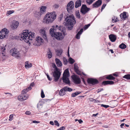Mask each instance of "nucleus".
I'll list each match as a JSON object with an SVG mask.
<instances>
[{
  "label": "nucleus",
  "mask_w": 130,
  "mask_h": 130,
  "mask_svg": "<svg viewBox=\"0 0 130 130\" xmlns=\"http://www.w3.org/2000/svg\"><path fill=\"white\" fill-rule=\"evenodd\" d=\"M35 36V33L30 31L29 32L28 30H23V33L20 34L19 37L21 38V40H24L25 42L28 43L29 42L30 43L33 39H34V41L35 40L36 42L40 43L43 42V39L40 37H38L35 39L34 38Z\"/></svg>",
  "instance_id": "f257e3e1"
},
{
  "label": "nucleus",
  "mask_w": 130,
  "mask_h": 130,
  "mask_svg": "<svg viewBox=\"0 0 130 130\" xmlns=\"http://www.w3.org/2000/svg\"><path fill=\"white\" fill-rule=\"evenodd\" d=\"M52 28L50 30V34L52 37H54L56 39L58 40H62L64 38V36L61 33L57 32L58 29V25L53 26Z\"/></svg>",
  "instance_id": "f03ea898"
},
{
  "label": "nucleus",
  "mask_w": 130,
  "mask_h": 130,
  "mask_svg": "<svg viewBox=\"0 0 130 130\" xmlns=\"http://www.w3.org/2000/svg\"><path fill=\"white\" fill-rule=\"evenodd\" d=\"M65 20L66 22V24L68 26V30H72L73 28L74 25L76 23L74 17L73 15H68L65 19Z\"/></svg>",
  "instance_id": "7ed1b4c3"
},
{
  "label": "nucleus",
  "mask_w": 130,
  "mask_h": 130,
  "mask_svg": "<svg viewBox=\"0 0 130 130\" xmlns=\"http://www.w3.org/2000/svg\"><path fill=\"white\" fill-rule=\"evenodd\" d=\"M32 88L29 87L23 89L21 93L20 96H18V100L21 101L26 100L28 97V94L26 93L29 90H30Z\"/></svg>",
  "instance_id": "20e7f679"
},
{
  "label": "nucleus",
  "mask_w": 130,
  "mask_h": 130,
  "mask_svg": "<svg viewBox=\"0 0 130 130\" xmlns=\"http://www.w3.org/2000/svg\"><path fill=\"white\" fill-rule=\"evenodd\" d=\"M46 23L48 24L49 23H51L56 19V15L55 12L51 13H47L45 15Z\"/></svg>",
  "instance_id": "39448f33"
},
{
  "label": "nucleus",
  "mask_w": 130,
  "mask_h": 130,
  "mask_svg": "<svg viewBox=\"0 0 130 130\" xmlns=\"http://www.w3.org/2000/svg\"><path fill=\"white\" fill-rule=\"evenodd\" d=\"M69 76V72L68 69H66L64 71L62 77V80L64 83L66 84L69 85L70 84L69 78H68Z\"/></svg>",
  "instance_id": "423d86ee"
},
{
  "label": "nucleus",
  "mask_w": 130,
  "mask_h": 130,
  "mask_svg": "<svg viewBox=\"0 0 130 130\" xmlns=\"http://www.w3.org/2000/svg\"><path fill=\"white\" fill-rule=\"evenodd\" d=\"M74 4L73 2L70 1L67 5V12L71 13L74 11Z\"/></svg>",
  "instance_id": "0eeeda50"
},
{
  "label": "nucleus",
  "mask_w": 130,
  "mask_h": 130,
  "mask_svg": "<svg viewBox=\"0 0 130 130\" xmlns=\"http://www.w3.org/2000/svg\"><path fill=\"white\" fill-rule=\"evenodd\" d=\"M7 30L6 28H4L0 31V38L1 39H3L7 37V35L9 32Z\"/></svg>",
  "instance_id": "6e6552de"
},
{
  "label": "nucleus",
  "mask_w": 130,
  "mask_h": 130,
  "mask_svg": "<svg viewBox=\"0 0 130 130\" xmlns=\"http://www.w3.org/2000/svg\"><path fill=\"white\" fill-rule=\"evenodd\" d=\"M10 52L12 54V56L17 57H20L19 52L17 49L15 48H12L10 50Z\"/></svg>",
  "instance_id": "1a4fd4ad"
},
{
  "label": "nucleus",
  "mask_w": 130,
  "mask_h": 130,
  "mask_svg": "<svg viewBox=\"0 0 130 130\" xmlns=\"http://www.w3.org/2000/svg\"><path fill=\"white\" fill-rule=\"evenodd\" d=\"M71 77L74 83L76 84H80L81 83L80 79L77 75H73L71 76Z\"/></svg>",
  "instance_id": "9d476101"
},
{
  "label": "nucleus",
  "mask_w": 130,
  "mask_h": 130,
  "mask_svg": "<svg viewBox=\"0 0 130 130\" xmlns=\"http://www.w3.org/2000/svg\"><path fill=\"white\" fill-rule=\"evenodd\" d=\"M90 10V8L87 7L85 5H82L80 9V12L83 14L85 15Z\"/></svg>",
  "instance_id": "9b49d317"
},
{
  "label": "nucleus",
  "mask_w": 130,
  "mask_h": 130,
  "mask_svg": "<svg viewBox=\"0 0 130 130\" xmlns=\"http://www.w3.org/2000/svg\"><path fill=\"white\" fill-rule=\"evenodd\" d=\"M87 82L88 84L90 85L91 84L92 85H94L99 83V82L97 79L92 78H88Z\"/></svg>",
  "instance_id": "f8f14e48"
},
{
  "label": "nucleus",
  "mask_w": 130,
  "mask_h": 130,
  "mask_svg": "<svg viewBox=\"0 0 130 130\" xmlns=\"http://www.w3.org/2000/svg\"><path fill=\"white\" fill-rule=\"evenodd\" d=\"M54 69H53V68H52L51 69V70L52 72V74L53 76L54 77V81L55 82H57L58 81V79H59L60 75H61V73L60 72L59 70V73H58V75H57L58 76H54V74L53 73V72L54 71Z\"/></svg>",
  "instance_id": "ddd939ff"
},
{
  "label": "nucleus",
  "mask_w": 130,
  "mask_h": 130,
  "mask_svg": "<svg viewBox=\"0 0 130 130\" xmlns=\"http://www.w3.org/2000/svg\"><path fill=\"white\" fill-rule=\"evenodd\" d=\"M52 67L54 69V71L53 72L54 75L55 76H57V75H58V73H59V69L57 67L55 63H52Z\"/></svg>",
  "instance_id": "4468645a"
},
{
  "label": "nucleus",
  "mask_w": 130,
  "mask_h": 130,
  "mask_svg": "<svg viewBox=\"0 0 130 130\" xmlns=\"http://www.w3.org/2000/svg\"><path fill=\"white\" fill-rule=\"evenodd\" d=\"M102 3V0H98L92 4L93 8H97L100 6Z\"/></svg>",
  "instance_id": "2eb2a0df"
},
{
  "label": "nucleus",
  "mask_w": 130,
  "mask_h": 130,
  "mask_svg": "<svg viewBox=\"0 0 130 130\" xmlns=\"http://www.w3.org/2000/svg\"><path fill=\"white\" fill-rule=\"evenodd\" d=\"M78 68L77 64L76 63H74V71L77 74L80 75H81V72L79 70Z\"/></svg>",
  "instance_id": "dca6fc26"
},
{
  "label": "nucleus",
  "mask_w": 130,
  "mask_h": 130,
  "mask_svg": "<svg viewBox=\"0 0 130 130\" xmlns=\"http://www.w3.org/2000/svg\"><path fill=\"white\" fill-rule=\"evenodd\" d=\"M126 13V12L124 11L120 14V17L121 19L123 20H125L126 18H128V16L127 15Z\"/></svg>",
  "instance_id": "f3484780"
},
{
  "label": "nucleus",
  "mask_w": 130,
  "mask_h": 130,
  "mask_svg": "<svg viewBox=\"0 0 130 130\" xmlns=\"http://www.w3.org/2000/svg\"><path fill=\"white\" fill-rule=\"evenodd\" d=\"M58 30H60L61 32H63L64 37L65 36L66 34L65 33L66 30L65 28L63 26L60 25L58 26Z\"/></svg>",
  "instance_id": "a211bd4d"
},
{
  "label": "nucleus",
  "mask_w": 130,
  "mask_h": 130,
  "mask_svg": "<svg viewBox=\"0 0 130 130\" xmlns=\"http://www.w3.org/2000/svg\"><path fill=\"white\" fill-rule=\"evenodd\" d=\"M41 34V35L42 36L44 39H46L47 38L46 35V31L44 29H41L39 31Z\"/></svg>",
  "instance_id": "6ab92c4d"
},
{
  "label": "nucleus",
  "mask_w": 130,
  "mask_h": 130,
  "mask_svg": "<svg viewBox=\"0 0 130 130\" xmlns=\"http://www.w3.org/2000/svg\"><path fill=\"white\" fill-rule=\"evenodd\" d=\"M19 22L18 21H15L12 23L11 25V28L13 29L17 28L19 25Z\"/></svg>",
  "instance_id": "aec40b11"
},
{
  "label": "nucleus",
  "mask_w": 130,
  "mask_h": 130,
  "mask_svg": "<svg viewBox=\"0 0 130 130\" xmlns=\"http://www.w3.org/2000/svg\"><path fill=\"white\" fill-rule=\"evenodd\" d=\"M109 38L110 41L112 42H115L116 39V36L112 34L109 35Z\"/></svg>",
  "instance_id": "412c9836"
},
{
  "label": "nucleus",
  "mask_w": 130,
  "mask_h": 130,
  "mask_svg": "<svg viewBox=\"0 0 130 130\" xmlns=\"http://www.w3.org/2000/svg\"><path fill=\"white\" fill-rule=\"evenodd\" d=\"M83 29L82 28L80 29L79 31H78L75 37V38L77 39H79L80 38V36L82 34L83 31Z\"/></svg>",
  "instance_id": "4be33fe9"
},
{
  "label": "nucleus",
  "mask_w": 130,
  "mask_h": 130,
  "mask_svg": "<svg viewBox=\"0 0 130 130\" xmlns=\"http://www.w3.org/2000/svg\"><path fill=\"white\" fill-rule=\"evenodd\" d=\"M46 8L47 7L46 6H41L40 8V13L42 14H44L45 12Z\"/></svg>",
  "instance_id": "5701e85b"
},
{
  "label": "nucleus",
  "mask_w": 130,
  "mask_h": 130,
  "mask_svg": "<svg viewBox=\"0 0 130 130\" xmlns=\"http://www.w3.org/2000/svg\"><path fill=\"white\" fill-rule=\"evenodd\" d=\"M82 1L81 0H78L75 3V7L77 8L80 6L81 5Z\"/></svg>",
  "instance_id": "b1692460"
},
{
  "label": "nucleus",
  "mask_w": 130,
  "mask_h": 130,
  "mask_svg": "<svg viewBox=\"0 0 130 130\" xmlns=\"http://www.w3.org/2000/svg\"><path fill=\"white\" fill-rule=\"evenodd\" d=\"M55 52L57 53V56H60L63 52V50L60 48L59 49L56 50H55Z\"/></svg>",
  "instance_id": "393cba45"
},
{
  "label": "nucleus",
  "mask_w": 130,
  "mask_h": 130,
  "mask_svg": "<svg viewBox=\"0 0 130 130\" xmlns=\"http://www.w3.org/2000/svg\"><path fill=\"white\" fill-rule=\"evenodd\" d=\"M105 78L108 80H112L116 81V80H115V78L113 76L112 74H110L106 76Z\"/></svg>",
  "instance_id": "a878e982"
},
{
  "label": "nucleus",
  "mask_w": 130,
  "mask_h": 130,
  "mask_svg": "<svg viewBox=\"0 0 130 130\" xmlns=\"http://www.w3.org/2000/svg\"><path fill=\"white\" fill-rule=\"evenodd\" d=\"M32 66V64L31 63H29L28 61H26L25 63V67L26 69H27L30 68Z\"/></svg>",
  "instance_id": "bb28decb"
},
{
  "label": "nucleus",
  "mask_w": 130,
  "mask_h": 130,
  "mask_svg": "<svg viewBox=\"0 0 130 130\" xmlns=\"http://www.w3.org/2000/svg\"><path fill=\"white\" fill-rule=\"evenodd\" d=\"M42 14L40 13V12H37L35 11L34 14V15L35 17L38 18H40L41 15Z\"/></svg>",
  "instance_id": "cd10ccee"
},
{
  "label": "nucleus",
  "mask_w": 130,
  "mask_h": 130,
  "mask_svg": "<svg viewBox=\"0 0 130 130\" xmlns=\"http://www.w3.org/2000/svg\"><path fill=\"white\" fill-rule=\"evenodd\" d=\"M63 89H64V90L65 91V92H71L73 90L72 89L69 87H68L67 86H66L64 87L63 88Z\"/></svg>",
  "instance_id": "c85d7f7f"
},
{
  "label": "nucleus",
  "mask_w": 130,
  "mask_h": 130,
  "mask_svg": "<svg viewBox=\"0 0 130 130\" xmlns=\"http://www.w3.org/2000/svg\"><path fill=\"white\" fill-rule=\"evenodd\" d=\"M65 91L63 89V88L60 90L59 92V94L60 96H63L65 94Z\"/></svg>",
  "instance_id": "c756f323"
},
{
  "label": "nucleus",
  "mask_w": 130,
  "mask_h": 130,
  "mask_svg": "<svg viewBox=\"0 0 130 130\" xmlns=\"http://www.w3.org/2000/svg\"><path fill=\"white\" fill-rule=\"evenodd\" d=\"M119 47L122 49H124L126 47V45L123 43L120 44L119 46Z\"/></svg>",
  "instance_id": "7c9ffc66"
},
{
  "label": "nucleus",
  "mask_w": 130,
  "mask_h": 130,
  "mask_svg": "<svg viewBox=\"0 0 130 130\" xmlns=\"http://www.w3.org/2000/svg\"><path fill=\"white\" fill-rule=\"evenodd\" d=\"M81 92L79 91H76L75 93H73L72 94V97H75L78 95Z\"/></svg>",
  "instance_id": "2f4dec72"
},
{
  "label": "nucleus",
  "mask_w": 130,
  "mask_h": 130,
  "mask_svg": "<svg viewBox=\"0 0 130 130\" xmlns=\"http://www.w3.org/2000/svg\"><path fill=\"white\" fill-rule=\"evenodd\" d=\"M48 53H50L49 54H47L48 56V58L49 59L51 58L52 57V54L51 52V51L50 50H49V52H47Z\"/></svg>",
  "instance_id": "473e14b6"
},
{
  "label": "nucleus",
  "mask_w": 130,
  "mask_h": 130,
  "mask_svg": "<svg viewBox=\"0 0 130 130\" xmlns=\"http://www.w3.org/2000/svg\"><path fill=\"white\" fill-rule=\"evenodd\" d=\"M69 62L71 64H73L74 62V60L71 57H70L69 59Z\"/></svg>",
  "instance_id": "72a5a7b5"
},
{
  "label": "nucleus",
  "mask_w": 130,
  "mask_h": 130,
  "mask_svg": "<svg viewBox=\"0 0 130 130\" xmlns=\"http://www.w3.org/2000/svg\"><path fill=\"white\" fill-rule=\"evenodd\" d=\"M95 0H86V2L88 5H90Z\"/></svg>",
  "instance_id": "f704fd0d"
},
{
  "label": "nucleus",
  "mask_w": 130,
  "mask_h": 130,
  "mask_svg": "<svg viewBox=\"0 0 130 130\" xmlns=\"http://www.w3.org/2000/svg\"><path fill=\"white\" fill-rule=\"evenodd\" d=\"M123 78L127 79H130V74H127L125 75L123 77Z\"/></svg>",
  "instance_id": "c9c22d12"
},
{
  "label": "nucleus",
  "mask_w": 130,
  "mask_h": 130,
  "mask_svg": "<svg viewBox=\"0 0 130 130\" xmlns=\"http://www.w3.org/2000/svg\"><path fill=\"white\" fill-rule=\"evenodd\" d=\"M102 85H104V86H106V85H108V80L104 81H103L102 83Z\"/></svg>",
  "instance_id": "e433bc0d"
},
{
  "label": "nucleus",
  "mask_w": 130,
  "mask_h": 130,
  "mask_svg": "<svg viewBox=\"0 0 130 130\" xmlns=\"http://www.w3.org/2000/svg\"><path fill=\"white\" fill-rule=\"evenodd\" d=\"M75 14L76 17L78 19H80V15L79 12H76Z\"/></svg>",
  "instance_id": "4c0bfd02"
},
{
  "label": "nucleus",
  "mask_w": 130,
  "mask_h": 130,
  "mask_svg": "<svg viewBox=\"0 0 130 130\" xmlns=\"http://www.w3.org/2000/svg\"><path fill=\"white\" fill-rule=\"evenodd\" d=\"M108 84L111 85L114 84L115 82L112 81L108 80Z\"/></svg>",
  "instance_id": "58836bf2"
},
{
  "label": "nucleus",
  "mask_w": 130,
  "mask_h": 130,
  "mask_svg": "<svg viewBox=\"0 0 130 130\" xmlns=\"http://www.w3.org/2000/svg\"><path fill=\"white\" fill-rule=\"evenodd\" d=\"M41 96L42 98H43L45 97V95L42 90H41Z\"/></svg>",
  "instance_id": "ea45409f"
},
{
  "label": "nucleus",
  "mask_w": 130,
  "mask_h": 130,
  "mask_svg": "<svg viewBox=\"0 0 130 130\" xmlns=\"http://www.w3.org/2000/svg\"><path fill=\"white\" fill-rule=\"evenodd\" d=\"M90 26V24H88L87 25H85L84 26V29L86 30Z\"/></svg>",
  "instance_id": "a19ab883"
},
{
  "label": "nucleus",
  "mask_w": 130,
  "mask_h": 130,
  "mask_svg": "<svg viewBox=\"0 0 130 130\" xmlns=\"http://www.w3.org/2000/svg\"><path fill=\"white\" fill-rule=\"evenodd\" d=\"M63 61H64V64H66L68 62L67 60L65 57L63 58Z\"/></svg>",
  "instance_id": "79ce46f5"
},
{
  "label": "nucleus",
  "mask_w": 130,
  "mask_h": 130,
  "mask_svg": "<svg viewBox=\"0 0 130 130\" xmlns=\"http://www.w3.org/2000/svg\"><path fill=\"white\" fill-rule=\"evenodd\" d=\"M101 106L104 107L106 108H107L109 107V106L108 105H104L103 104H101Z\"/></svg>",
  "instance_id": "37998d69"
},
{
  "label": "nucleus",
  "mask_w": 130,
  "mask_h": 130,
  "mask_svg": "<svg viewBox=\"0 0 130 130\" xmlns=\"http://www.w3.org/2000/svg\"><path fill=\"white\" fill-rule=\"evenodd\" d=\"M54 122L55 123V125H56L57 126H59L60 124L56 120H55L54 121Z\"/></svg>",
  "instance_id": "c03bdc74"
},
{
  "label": "nucleus",
  "mask_w": 130,
  "mask_h": 130,
  "mask_svg": "<svg viewBox=\"0 0 130 130\" xmlns=\"http://www.w3.org/2000/svg\"><path fill=\"white\" fill-rule=\"evenodd\" d=\"M14 12V10H9L7 12V13L9 15L13 13Z\"/></svg>",
  "instance_id": "a18cd8bd"
},
{
  "label": "nucleus",
  "mask_w": 130,
  "mask_h": 130,
  "mask_svg": "<svg viewBox=\"0 0 130 130\" xmlns=\"http://www.w3.org/2000/svg\"><path fill=\"white\" fill-rule=\"evenodd\" d=\"M57 64V66L58 67H60L62 65V63L61 61L60 62H59Z\"/></svg>",
  "instance_id": "49530a36"
},
{
  "label": "nucleus",
  "mask_w": 130,
  "mask_h": 130,
  "mask_svg": "<svg viewBox=\"0 0 130 130\" xmlns=\"http://www.w3.org/2000/svg\"><path fill=\"white\" fill-rule=\"evenodd\" d=\"M13 116L12 115H10L9 117V120L11 121L13 119Z\"/></svg>",
  "instance_id": "de8ad7c7"
},
{
  "label": "nucleus",
  "mask_w": 130,
  "mask_h": 130,
  "mask_svg": "<svg viewBox=\"0 0 130 130\" xmlns=\"http://www.w3.org/2000/svg\"><path fill=\"white\" fill-rule=\"evenodd\" d=\"M56 63L57 64L59 62H60V61L59 59L58 58H56L55 59Z\"/></svg>",
  "instance_id": "09e8293b"
},
{
  "label": "nucleus",
  "mask_w": 130,
  "mask_h": 130,
  "mask_svg": "<svg viewBox=\"0 0 130 130\" xmlns=\"http://www.w3.org/2000/svg\"><path fill=\"white\" fill-rule=\"evenodd\" d=\"M65 129L64 126H62L60 128L58 129L59 130H64Z\"/></svg>",
  "instance_id": "8fccbe9b"
},
{
  "label": "nucleus",
  "mask_w": 130,
  "mask_h": 130,
  "mask_svg": "<svg viewBox=\"0 0 130 130\" xmlns=\"http://www.w3.org/2000/svg\"><path fill=\"white\" fill-rule=\"evenodd\" d=\"M104 90L103 88H101L100 89H98L97 90V91L98 93L99 92H100L103 91Z\"/></svg>",
  "instance_id": "3c124183"
},
{
  "label": "nucleus",
  "mask_w": 130,
  "mask_h": 130,
  "mask_svg": "<svg viewBox=\"0 0 130 130\" xmlns=\"http://www.w3.org/2000/svg\"><path fill=\"white\" fill-rule=\"evenodd\" d=\"M54 8L55 9L58 8L59 7V6L58 5L55 4L53 6Z\"/></svg>",
  "instance_id": "603ef678"
},
{
  "label": "nucleus",
  "mask_w": 130,
  "mask_h": 130,
  "mask_svg": "<svg viewBox=\"0 0 130 130\" xmlns=\"http://www.w3.org/2000/svg\"><path fill=\"white\" fill-rule=\"evenodd\" d=\"M47 77V78L48 79V80H50L51 81L52 80V78H50V76L49 75L47 74L46 75Z\"/></svg>",
  "instance_id": "864d4df0"
},
{
  "label": "nucleus",
  "mask_w": 130,
  "mask_h": 130,
  "mask_svg": "<svg viewBox=\"0 0 130 130\" xmlns=\"http://www.w3.org/2000/svg\"><path fill=\"white\" fill-rule=\"evenodd\" d=\"M32 123H40V122L39 121H32Z\"/></svg>",
  "instance_id": "5fc2aeb1"
},
{
  "label": "nucleus",
  "mask_w": 130,
  "mask_h": 130,
  "mask_svg": "<svg viewBox=\"0 0 130 130\" xmlns=\"http://www.w3.org/2000/svg\"><path fill=\"white\" fill-rule=\"evenodd\" d=\"M25 114L26 115H29L30 114V112L29 111H27L25 112Z\"/></svg>",
  "instance_id": "6e6d98bb"
},
{
  "label": "nucleus",
  "mask_w": 130,
  "mask_h": 130,
  "mask_svg": "<svg viewBox=\"0 0 130 130\" xmlns=\"http://www.w3.org/2000/svg\"><path fill=\"white\" fill-rule=\"evenodd\" d=\"M106 5V4H103V5L102 6L101 8H102V9L103 8V9H104L105 8V7Z\"/></svg>",
  "instance_id": "4d7b16f0"
},
{
  "label": "nucleus",
  "mask_w": 130,
  "mask_h": 130,
  "mask_svg": "<svg viewBox=\"0 0 130 130\" xmlns=\"http://www.w3.org/2000/svg\"><path fill=\"white\" fill-rule=\"evenodd\" d=\"M6 94H10V95H9V96H12V94H11L10 93H8V92H5L4 93Z\"/></svg>",
  "instance_id": "13d9d810"
},
{
  "label": "nucleus",
  "mask_w": 130,
  "mask_h": 130,
  "mask_svg": "<svg viewBox=\"0 0 130 130\" xmlns=\"http://www.w3.org/2000/svg\"><path fill=\"white\" fill-rule=\"evenodd\" d=\"M6 94H10V95H9V96H12V94H11L10 93H8V92H5L4 93Z\"/></svg>",
  "instance_id": "bf43d9fd"
},
{
  "label": "nucleus",
  "mask_w": 130,
  "mask_h": 130,
  "mask_svg": "<svg viewBox=\"0 0 130 130\" xmlns=\"http://www.w3.org/2000/svg\"><path fill=\"white\" fill-rule=\"evenodd\" d=\"M5 48L4 47H2L1 48V50L2 51H5Z\"/></svg>",
  "instance_id": "052dcab7"
},
{
  "label": "nucleus",
  "mask_w": 130,
  "mask_h": 130,
  "mask_svg": "<svg viewBox=\"0 0 130 130\" xmlns=\"http://www.w3.org/2000/svg\"><path fill=\"white\" fill-rule=\"evenodd\" d=\"M112 75L113 76L116 77H117L118 76V74L116 73H113Z\"/></svg>",
  "instance_id": "680f3d73"
},
{
  "label": "nucleus",
  "mask_w": 130,
  "mask_h": 130,
  "mask_svg": "<svg viewBox=\"0 0 130 130\" xmlns=\"http://www.w3.org/2000/svg\"><path fill=\"white\" fill-rule=\"evenodd\" d=\"M50 124L53 125H54V124L53 122V121H50Z\"/></svg>",
  "instance_id": "e2e57ef3"
},
{
  "label": "nucleus",
  "mask_w": 130,
  "mask_h": 130,
  "mask_svg": "<svg viewBox=\"0 0 130 130\" xmlns=\"http://www.w3.org/2000/svg\"><path fill=\"white\" fill-rule=\"evenodd\" d=\"M78 121L79 123L80 124L82 123L83 122L82 120L81 119H79V120H78Z\"/></svg>",
  "instance_id": "0e129e2a"
},
{
  "label": "nucleus",
  "mask_w": 130,
  "mask_h": 130,
  "mask_svg": "<svg viewBox=\"0 0 130 130\" xmlns=\"http://www.w3.org/2000/svg\"><path fill=\"white\" fill-rule=\"evenodd\" d=\"M124 123L121 124L120 125L121 127V128H123V126H124Z\"/></svg>",
  "instance_id": "69168bd1"
},
{
  "label": "nucleus",
  "mask_w": 130,
  "mask_h": 130,
  "mask_svg": "<svg viewBox=\"0 0 130 130\" xmlns=\"http://www.w3.org/2000/svg\"><path fill=\"white\" fill-rule=\"evenodd\" d=\"M5 51H2V53L3 54V55L4 56H5Z\"/></svg>",
  "instance_id": "338daca9"
},
{
  "label": "nucleus",
  "mask_w": 130,
  "mask_h": 130,
  "mask_svg": "<svg viewBox=\"0 0 130 130\" xmlns=\"http://www.w3.org/2000/svg\"><path fill=\"white\" fill-rule=\"evenodd\" d=\"M34 84V83H32L30 84V86H31V87H33V86Z\"/></svg>",
  "instance_id": "774afa93"
}]
</instances>
